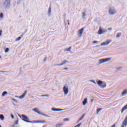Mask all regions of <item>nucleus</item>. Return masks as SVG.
<instances>
[{
	"label": "nucleus",
	"mask_w": 127,
	"mask_h": 127,
	"mask_svg": "<svg viewBox=\"0 0 127 127\" xmlns=\"http://www.w3.org/2000/svg\"><path fill=\"white\" fill-rule=\"evenodd\" d=\"M126 94H127V90H125L124 91V92H122V96H125V95H126Z\"/></svg>",
	"instance_id": "a211bd4d"
},
{
	"label": "nucleus",
	"mask_w": 127,
	"mask_h": 127,
	"mask_svg": "<svg viewBox=\"0 0 127 127\" xmlns=\"http://www.w3.org/2000/svg\"><path fill=\"white\" fill-rule=\"evenodd\" d=\"M108 30H112V28H109Z\"/></svg>",
	"instance_id": "58836bf2"
},
{
	"label": "nucleus",
	"mask_w": 127,
	"mask_h": 127,
	"mask_svg": "<svg viewBox=\"0 0 127 127\" xmlns=\"http://www.w3.org/2000/svg\"><path fill=\"white\" fill-rule=\"evenodd\" d=\"M110 60H111V58L101 59L99 60V64L105 63V62H108V61H110Z\"/></svg>",
	"instance_id": "f03ea898"
},
{
	"label": "nucleus",
	"mask_w": 127,
	"mask_h": 127,
	"mask_svg": "<svg viewBox=\"0 0 127 127\" xmlns=\"http://www.w3.org/2000/svg\"><path fill=\"white\" fill-rule=\"evenodd\" d=\"M64 122H67V121H69V119L65 118V119H64Z\"/></svg>",
	"instance_id": "c756f323"
},
{
	"label": "nucleus",
	"mask_w": 127,
	"mask_h": 127,
	"mask_svg": "<svg viewBox=\"0 0 127 127\" xmlns=\"http://www.w3.org/2000/svg\"><path fill=\"white\" fill-rule=\"evenodd\" d=\"M0 73H4V71H0Z\"/></svg>",
	"instance_id": "4c0bfd02"
},
{
	"label": "nucleus",
	"mask_w": 127,
	"mask_h": 127,
	"mask_svg": "<svg viewBox=\"0 0 127 127\" xmlns=\"http://www.w3.org/2000/svg\"><path fill=\"white\" fill-rule=\"evenodd\" d=\"M8 51H9V49L8 48H7L5 50V53H7V52H8Z\"/></svg>",
	"instance_id": "393cba45"
},
{
	"label": "nucleus",
	"mask_w": 127,
	"mask_h": 127,
	"mask_svg": "<svg viewBox=\"0 0 127 127\" xmlns=\"http://www.w3.org/2000/svg\"><path fill=\"white\" fill-rule=\"evenodd\" d=\"M21 37H19L17 39H16V41H19V40H21Z\"/></svg>",
	"instance_id": "bb28decb"
},
{
	"label": "nucleus",
	"mask_w": 127,
	"mask_h": 127,
	"mask_svg": "<svg viewBox=\"0 0 127 127\" xmlns=\"http://www.w3.org/2000/svg\"><path fill=\"white\" fill-rule=\"evenodd\" d=\"M5 95H7V92L6 91H4L2 94V97H4Z\"/></svg>",
	"instance_id": "aec40b11"
},
{
	"label": "nucleus",
	"mask_w": 127,
	"mask_h": 127,
	"mask_svg": "<svg viewBox=\"0 0 127 127\" xmlns=\"http://www.w3.org/2000/svg\"><path fill=\"white\" fill-rule=\"evenodd\" d=\"M83 31H84V28H82L81 29L78 30V36L81 37L83 34Z\"/></svg>",
	"instance_id": "0eeeda50"
},
{
	"label": "nucleus",
	"mask_w": 127,
	"mask_h": 127,
	"mask_svg": "<svg viewBox=\"0 0 127 127\" xmlns=\"http://www.w3.org/2000/svg\"><path fill=\"white\" fill-rule=\"evenodd\" d=\"M82 15H83V16H85V15H86V13L85 12H83Z\"/></svg>",
	"instance_id": "2f4dec72"
},
{
	"label": "nucleus",
	"mask_w": 127,
	"mask_h": 127,
	"mask_svg": "<svg viewBox=\"0 0 127 127\" xmlns=\"http://www.w3.org/2000/svg\"><path fill=\"white\" fill-rule=\"evenodd\" d=\"M11 127H15L14 125H12Z\"/></svg>",
	"instance_id": "ea45409f"
},
{
	"label": "nucleus",
	"mask_w": 127,
	"mask_h": 127,
	"mask_svg": "<svg viewBox=\"0 0 127 127\" xmlns=\"http://www.w3.org/2000/svg\"><path fill=\"white\" fill-rule=\"evenodd\" d=\"M102 110H103L102 108H98L97 109V114H99V113L100 112V111H102Z\"/></svg>",
	"instance_id": "412c9836"
},
{
	"label": "nucleus",
	"mask_w": 127,
	"mask_h": 127,
	"mask_svg": "<svg viewBox=\"0 0 127 127\" xmlns=\"http://www.w3.org/2000/svg\"><path fill=\"white\" fill-rule=\"evenodd\" d=\"M0 18H3V13H0Z\"/></svg>",
	"instance_id": "a878e982"
},
{
	"label": "nucleus",
	"mask_w": 127,
	"mask_h": 127,
	"mask_svg": "<svg viewBox=\"0 0 127 127\" xmlns=\"http://www.w3.org/2000/svg\"><path fill=\"white\" fill-rule=\"evenodd\" d=\"M22 118H23L22 121H24V122H26V123H30L31 124H32V123H34L32 121H30L28 120H29V118L27 117L26 115H22Z\"/></svg>",
	"instance_id": "f257e3e1"
},
{
	"label": "nucleus",
	"mask_w": 127,
	"mask_h": 127,
	"mask_svg": "<svg viewBox=\"0 0 127 127\" xmlns=\"http://www.w3.org/2000/svg\"><path fill=\"white\" fill-rule=\"evenodd\" d=\"M11 118H12V119H14V117L13 116V115H11Z\"/></svg>",
	"instance_id": "e433bc0d"
},
{
	"label": "nucleus",
	"mask_w": 127,
	"mask_h": 127,
	"mask_svg": "<svg viewBox=\"0 0 127 127\" xmlns=\"http://www.w3.org/2000/svg\"><path fill=\"white\" fill-rule=\"evenodd\" d=\"M87 100H88L87 98H85L84 99V101L82 103L83 106H85L87 104Z\"/></svg>",
	"instance_id": "4468645a"
},
{
	"label": "nucleus",
	"mask_w": 127,
	"mask_h": 127,
	"mask_svg": "<svg viewBox=\"0 0 127 127\" xmlns=\"http://www.w3.org/2000/svg\"><path fill=\"white\" fill-rule=\"evenodd\" d=\"M52 110H53V111H56V112H58L59 111H62V109H56V108H53Z\"/></svg>",
	"instance_id": "2eb2a0df"
},
{
	"label": "nucleus",
	"mask_w": 127,
	"mask_h": 127,
	"mask_svg": "<svg viewBox=\"0 0 127 127\" xmlns=\"http://www.w3.org/2000/svg\"><path fill=\"white\" fill-rule=\"evenodd\" d=\"M41 97H49V95H41Z\"/></svg>",
	"instance_id": "7c9ffc66"
},
{
	"label": "nucleus",
	"mask_w": 127,
	"mask_h": 127,
	"mask_svg": "<svg viewBox=\"0 0 127 127\" xmlns=\"http://www.w3.org/2000/svg\"><path fill=\"white\" fill-rule=\"evenodd\" d=\"M71 48H72V47H70L68 48L65 49L64 50V51H65V52H68V51H70Z\"/></svg>",
	"instance_id": "f3484780"
},
{
	"label": "nucleus",
	"mask_w": 127,
	"mask_h": 127,
	"mask_svg": "<svg viewBox=\"0 0 127 127\" xmlns=\"http://www.w3.org/2000/svg\"><path fill=\"white\" fill-rule=\"evenodd\" d=\"M126 110H127V104L125 105L123 108L122 109V113L124 112V111H126Z\"/></svg>",
	"instance_id": "ddd939ff"
},
{
	"label": "nucleus",
	"mask_w": 127,
	"mask_h": 127,
	"mask_svg": "<svg viewBox=\"0 0 127 127\" xmlns=\"http://www.w3.org/2000/svg\"><path fill=\"white\" fill-rule=\"evenodd\" d=\"M91 101H92V102H93V99H92V100H91Z\"/></svg>",
	"instance_id": "79ce46f5"
},
{
	"label": "nucleus",
	"mask_w": 127,
	"mask_h": 127,
	"mask_svg": "<svg viewBox=\"0 0 127 127\" xmlns=\"http://www.w3.org/2000/svg\"><path fill=\"white\" fill-rule=\"evenodd\" d=\"M109 13L111 15L115 14V13H116V10L114 8H110L109 9Z\"/></svg>",
	"instance_id": "6e6552de"
},
{
	"label": "nucleus",
	"mask_w": 127,
	"mask_h": 127,
	"mask_svg": "<svg viewBox=\"0 0 127 127\" xmlns=\"http://www.w3.org/2000/svg\"><path fill=\"white\" fill-rule=\"evenodd\" d=\"M9 4H10V0H6L4 2V5L7 7V6H9Z\"/></svg>",
	"instance_id": "1a4fd4ad"
},
{
	"label": "nucleus",
	"mask_w": 127,
	"mask_h": 127,
	"mask_svg": "<svg viewBox=\"0 0 127 127\" xmlns=\"http://www.w3.org/2000/svg\"><path fill=\"white\" fill-rule=\"evenodd\" d=\"M33 111H34V112H35L36 113H37L38 114H39V115H41V113H40V112H39L38 111V109L37 108H34L33 109Z\"/></svg>",
	"instance_id": "f8f14e48"
},
{
	"label": "nucleus",
	"mask_w": 127,
	"mask_h": 127,
	"mask_svg": "<svg viewBox=\"0 0 127 127\" xmlns=\"http://www.w3.org/2000/svg\"><path fill=\"white\" fill-rule=\"evenodd\" d=\"M26 94H27V91L25 90L23 94L19 96V99H23L26 96Z\"/></svg>",
	"instance_id": "9b49d317"
},
{
	"label": "nucleus",
	"mask_w": 127,
	"mask_h": 127,
	"mask_svg": "<svg viewBox=\"0 0 127 127\" xmlns=\"http://www.w3.org/2000/svg\"><path fill=\"white\" fill-rule=\"evenodd\" d=\"M112 42V40H108L104 43L101 44V46H105L106 45H109Z\"/></svg>",
	"instance_id": "20e7f679"
},
{
	"label": "nucleus",
	"mask_w": 127,
	"mask_h": 127,
	"mask_svg": "<svg viewBox=\"0 0 127 127\" xmlns=\"http://www.w3.org/2000/svg\"><path fill=\"white\" fill-rule=\"evenodd\" d=\"M121 36H122V33H117L116 37L117 38H120V37H121Z\"/></svg>",
	"instance_id": "dca6fc26"
},
{
	"label": "nucleus",
	"mask_w": 127,
	"mask_h": 127,
	"mask_svg": "<svg viewBox=\"0 0 127 127\" xmlns=\"http://www.w3.org/2000/svg\"><path fill=\"white\" fill-rule=\"evenodd\" d=\"M64 70H68V68H67V67H64Z\"/></svg>",
	"instance_id": "c9c22d12"
},
{
	"label": "nucleus",
	"mask_w": 127,
	"mask_h": 127,
	"mask_svg": "<svg viewBox=\"0 0 127 127\" xmlns=\"http://www.w3.org/2000/svg\"><path fill=\"white\" fill-rule=\"evenodd\" d=\"M65 63H69V62H68L67 60H65L64 61V62L61 64H55V66H62V65H64Z\"/></svg>",
	"instance_id": "9d476101"
},
{
	"label": "nucleus",
	"mask_w": 127,
	"mask_h": 127,
	"mask_svg": "<svg viewBox=\"0 0 127 127\" xmlns=\"http://www.w3.org/2000/svg\"><path fill=\"white\" fill-rule=\"evenodd\" d=\"M63 90L64 93L65 94V95H67V94L69 93V89H68V87H66L65 86L63 87Z\"/></svg>",
	"instance_id": "423d86ee"
},
{
	"label": "nucleus",
	"mask_w": 127,
	"mask_h": 127,
	"mask_svg": "<svg viewBox=\"0 0 127 127\" xmlns=\"http://www.w3.org/2000/svg\"><path fill=\"white\" fill-rule=\"evenodd\" d=\"M38 123H41V124H44L45 123H46V122H45V121L43 120V121H39V122H38Z\"/></svg>",
	"instance_id": "b1692460"
},
{
	"label": "nucleus",
	"mask_w": 127,
	"mask_h": 127,
	"mask_svg": "<svg viewBox=\"0 0 127 127\" xmlns=\"http://www.w3.org/2000/svg\"><path fill=\"white\" fill-rule=\"evenodd\" d=\"M46 60H47V58H45V59H44V61L45 62V61H46Z\"/></svg>",
	"instance_id": "f704fd0d"
},
{
	"label": "nucleus",
	"mask_w": 127,
	"mask_h": 127,
	"mask_svg": "<svg viewBox=\"0 0 127 127\" xmlns=\"http://www.w3.org/2000/svg\"><path fill=\"white\" fill-rule=\"evenodd\" d=\"M105 32H106V31L103 30V28L100 27L98 32V34H99V35H101V34H103V33H105Z\"/></svg>",
	"instance_id": "39448f33"
},
{
	"label": "nucleus",
	"mask_w": 127,
	"mask_h": 127,
	"mask_svg": "<svg viewBox=\"0 0 127 127\" xmlns=\"http://www.w3.org/2000/svg\"><path fill=\"white\" fill-rule=\"evenodd\" d=\"M98 85H99L101 88H106L107 86L106 83H103V81L99 80L97 82Z\"/></svg>",
	"instance_id": "7ed1b4c3"
},
{
	"label": "nucleus",
	"mask_w": 127,
	"mask_h": 127,
	"mask_svg": "<svg viewBox=\"0 0 127 127\" xmlns=\"http://www.w3.org/2000/svg\"><path fill=\"white\" fill-rule=\"evenodd\" d=\"M93 43H98V41H94L93 42Z\"/></svg>",
	"instance_id": "72a5a7b5"
},
{
	"label": "nucleus",
	"mask_w": 127,
	"mask_h": 127,
	"mask_svg": "<svg viewBox=\"0 0 127 127\" xmlns=\"http://www.w3.org/2000/svg\"><path fill=\"white\" fill-rule=\"evenodd\" d=\"M0 119L1 121H3L4 120V116L2 115H0Z\"/></svg>",
	"instance_id": "6ab92c4d"
},
{
	"label": "nucleus",
	"mask_w": 127,
	"mask_h": 127,
	"mask_svg": "<svg viewBox=\"0 0 127 127\" xmlns=\"http://www.w3.org/2000/svg\"><path fill=\"white\" fill-rule=\"evenodd\" d=\"M0 58H1V56H0Z\"/></svg>",
	"instance_id": "a19ab883"
},
{
	"label": "nucleus",
	"mask_w": 127,
	"mask_h": 127,
	"mask_svg": "<svg viewBox=\"0 0 127 127\" xmlns=\"http://www.w3.org/2000/svg\"><path fill=\"white\" fill-rule=\"evenodd\" d=\"M1 33H2V30H0V36L1 35Z\"/></svg>",
	"instance_id": "473e14b6"
},
{
	"label": "nucleus",
	"mask_w": 127,
	"mask_h": 127,
	"mask_svg": "<svg viewBox=\"0 0 127 127\" xmlns=\"http://www.w3.org/2000/svg\"><path fill=\"white\" fill-rule=\"evenodd\" d=\"M48 12H49V13H50L51 12V7H50L49 8Z\"/></svg>",
	"instance_id": "cd10ccee"
},
{
	"label": "nucleus",
	"mask_w": 127,
	"mask_h": 127,
	"mask_svg": "<svg viewBox=\"0 0 127 127\" xmlns=\"http://www.w3.org/2000/svg\"><path fill=\"white\" fill-rule=\"evenodd\" d=\"M62 126H63V124L61 123V124H58L56 125V127H60Z\"/></svg>",
	"instance_id": "4be33fe9"
},
{
	"label": "nucleus",
	"mask_w": 127,
	"mask_h": 127,
	"mask_svg": "<svg viewBox=\"0 0 127 127\" xmlns=\"http://www.w3.org/2000/svg\"><path fill=\"white\" fill-rule=\"evenodd\" d=\"M84 117H85V114H83L82 115V116L81 117V118H80L79 122H80V121H82V120H83V119H84Z\"/></svg>",
	"instance_id": "5701e85b"
},
{
	"label": "nucleus",
	"mask_w": 127,
	"mask_h": 127,
	"mask_svg": "<svg viewBox=\"0 0 127 127\" xmlns=\"http://www.w3.org/2000/svg\"><path fill=\"white\" fill-rule=\"evenodd\" d=\"M18 120H16L14 125H18Z\"/></svg>",
	"instance_id": "c85d7f7f"
}]
</instances>
